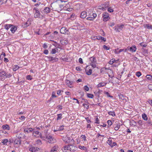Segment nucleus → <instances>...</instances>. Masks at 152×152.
<instances>
[{
  "label": "nucleus",
  "mask_w": 152,
  "mask_h": 152,
  "mask_svg": "<svg viewBox=\"0 0 152 152\" xmlns=\"http://www.w3.org/2000/svg\"><path fill=\"white\" fill-rule=\"evenodd\" d=\"M53 7H52V9H53V10L57 11L58 12L61 11L64 7L63 5L61 4L59 5L57 3L54 4Z\"/></svg>",
  "instance_id": "obj_1"
},
{
  "label": "nucleus",
  "mask_w": 152,
  "mask_h": 152,
  "mask_svg": "<svg viewBox=\"0 0 152 152\" xmlns=\"http://www.w3.org/2000/svg\"><path fill=\"white\" fill-rule=\"evenodd\" d=\"M102 17H103V20L104 21H106L110 18L107 12L104 13L102 14Z\"/></svg>",
  "instance_id": "obj_2"
},
{
  "label": "nucleus",
  "mask_w": 152,
  "mask_h": 152,
  "mask_svg": "<svg viewBox=\"0 0 152 152\" xmlns=\"http://www.w3.org/2000/svg\"><path fill=\"white\" fill-rule=\"evenodd\" d=\"M60 32L61 33L64 34H69V31L65 27H62L60 29Z\"/></svg>",
  "instance_id": "obj_3"
},
{
  "label": "nucleus",
  "mask_w": 152,
  "mask_h": 152,
  "mask_svg": "<svg viewBox=\"0 0 152 152\" xmlns=\"http://www.w3.org/2000/svg\"><path fill=\"white\" fill-rule=\"evenodd\" d=\"M71 138H70V137H63V140L66 143H69L71 141H72V140L74 141L73 139H71Z\"/></svg>",
  "instance_id": "obj_4"
},
{
  "label": "nucleus",
  "mask_w": 152,
  "mask_h": 152,
  "mask_svg": "<svg viewBox=\"0 0 152 152\" xmlns=\"http://www.w3.org/2000/svg\"><path fill=\"white\" fill-rule=\"evenodd\" d=\"M39 150V148L32 146L29 149V151L31 152H37Z\"/></svg>",
  "instance_id": "obj_5"
},
{
  "label": "nucleus",
  "mask_w": 152,
  "mask_h": 152,
  "mask_svg": "<svg viewBox=\"0 0 152 152\" xmlns=\"http://www.w3.org/2000/svg\"><path fill=\"white\" fill-rule=\"evenodd\" d=\"M136 48L135 45H132V47H128L127 48L128 50H129L132 52H135L136 50Z\"/></svg>",
  "instance_id": "obj_6"
},
{
  "label": "nucleus",
  "mask_w": 152,
  "mask_h": 152,
  "mask_svg": "<svg viewBox=\"0 0 152 152\" xmlns=\"http://www.w3.org/2000/svg\"><path fill=\"white\" fill-rule=\"evenodd\" d=\"M17 27L15 26L13 24H12V26L10 27V31L12 33H14L17 30Z\"/></svg>",
  "instance_id": "obj_7"
},
{
  "label": "nucleus",
  "mask_w": 152,
  "mask_h": 152,
  "mask_svg": "<svg viewBox=\"0 0 152 152\" xmlns=\"http://www.w3.org/2000/svg\"><path fill=\"white\" fill-rule=\"evenodd\" d=\"M66 85L69 88H72L73 87V86H71L73 83L72 81H70L69 80H66Z\"/></svg>",
  "instance_id": "obj_8"
},
{
  "label": "nucleus",
  "mask_w": 152,
  "mask_h": 152,
  "mask_svg": "<svg viewBox=\"0 0 152 152\" xmlns=\"http://www.w3.org/2000/svg\"><path fill=\"white\" fill-rule=\"evenodd\" d=\"M40 10H42V9H40ZM44 11L45 13L47 14L49 13L50 11V8L48 7H45L44 10H42Z\"/></svg>",
  "instance_id": "obj_9"
},
{
  "label": "nucleus",
  "mask_w": 152,
  "mask_h": 152,
  "mask_svg": "<svg viewBox=\"0 0 152 152\" xmlns=\"http://www.w3.org/2000/svg\"><path fill=\"white\" fill-rule=\"evenodd\" d=\"M41 15V13L39 10H37L35 11V12L34 15V17L35 18H39V16Z\"/></svg>",
  "instance_id": "obj_10"
},
{
  "label": "nucleus",
  "mask_w": 152,
  "mask_h": 152,
  "mask_svg": "<svg viewBox=\"0 0 152 152\" xmlns=\"http://www.w3.org/2000/svg\"><path fill=\"white\" fill-rule=\"evenodd\" d=\"M70 147V144H69L67 145L64 146V149L62 150L64 152H67L66 150H69Z\"/></svg>",
  "instance_id": "obj_11"
},
{
  "label": "nucleus",
  "mask_w": 152,
  "mask_h": 152,
  "mask_svg": "<svg viewBox=\"0 0 152 152\" xmlns=\"http://www.w3.org/2000/svg\"><path fill=\"white\" fill-rule=\"evenodd\" d=\"M108 144L112 148H113L114 146H115L117 145L116 143L115 142H113L112 143V140H108Z\"/></svg>",
  "instance_id": "obj_12"
},
{
  "label": "nucleus",
  "mask_w": 152,
  "mask_h": 152,
  "mask_svg": "<svg viewBox=\"0 0 152 152\" xmlns=\"http://www.w3.org/2000/svg\"><path fill=\"white\" fill-rule=\"evenodd\" d=\"M88 66H87L86 67V74L87 75H91L92 73V69H89V70H87V69H88V68H87L88 67Z\"/></svg>",
  "instance_id": "obj_13"
},
{
  "label": "nucleus",
  "mask_w": 152,
  "mask_h": 152,
  "mask_svg": "<svg viewBox=\"0 0 152 152\" xmlns=\"http://www.w3.org/2000/svg\"><path fill=\"white\" fill-rule=\"evenodd\" d=\"M60 42L62 45H66L68 43V41L66 39H63L60 40Z\"/></svg>",
  "instance_id": "obj_14"
},
{
  "label": "nucleus",
  "mask_w": 152,
  "mask_h": 152,
  "mask_svg": "<svg viewBox=\"0 0 152 152\" xmlns=\"http://www.w3.org/2000/svg\"><path fill=\"white\" fill-rule=\"evenodd\" d=\"M46 138L48 140V142L49 143H51V142L53 140L52 136L51 135H46Z\"/></svg>",
  "instance_id": "obj_15"
},
{
  "label": "nucleus",
  "mask_w": 152,
  "mask_h": 152,
  "mask_svg": "<svg viewBox=\"0 0 152 152\" xmlns=\"http://www.w3.org/2000/svg\"><path fill=\"white\" fill-rule=\"evenodd\" d=\"M58 149V146L55 145L51 148L50 152H57Z\"/></svg>",
  "instance_id": "obj_16"
},
{
  "label": "nucleus",
  "mask_w": 152,
  "mask_h": 152,
  "mask_svg": "<svg viewBox=\"0 0 152 152\" xmlns=\"http://www.w3.org/2000/svg\"><path fill=\"white\" fill-rule=\"evenodd\" d=\"M33 131H34V130L31 128H27L25 129L24 130V132H27V133H30Z\"/></svg>",
  "instance_id": "obj_17"
},
{
  "label": "nucleus",
  "mask_w": 152,
  "mask_h": 152,
  "mask_svg": "<svg viewBox=\"0 0 152 152\" xmlns=\"http://www.w3.org/2000/svg\"><path fill=\"white\" fill-rule=\"evenodd\" d=\"M71 147L70 148V151H74L77 149V147L72 145H70Z\"/></svg>",
  "instance_id": "obj_18"
},
{
  "label": "nucleus",
  "mask_w": 152,
  "mask_h": 152,
  "mask_svg": "<svg viewBox=\"0 0 152 152\" xmlns=\"http://www.w3.org/2000/svg\"><path fill=\"white\" fill-rule=\"evenodd\" d=\"M90 59L91 62V63H96V60L95 57H91L90 58Z\"/></svg>",
  "instance_id": "obj_19"
},
{
  "label": "nucleus",
  "mask_w": 152,
  "mask_h": 152,
  "mask_svg": "<svg viewBox=\"0 0 152 152\" xmlns=\"http://www.w3.org/2000/svg\"><path fill=\"white\" fill-rule=\"evenodd\" d=\"M87 16L86 12L83 11L81 12L80 17L82 18H85Z\"/></svg>",
  "instance_id": "obj_20"
},
{
  "label": "nucleus",
  "mask_w": 152,
  "mask_h": 152,
  "mask_svg": "<svg viewBox=\"0 0 152 152\" xmlns=\"http://www.w3.org/2000/svg\"><path fill=\"white\" fill-rule=\"evenodd\" d=\"M109 3L108 2H106L104 4H102V6H103V7L105 8V10L109 7Z\"/></svg>",
  "instance_id": "obj_21"
},
{
  "label": "nucleus",
  "mask_w": 152,
  "mask_h": 152,
  "mask_svg": "<svg viewBox=\"0 0 152 152\" xmlns=\"http://www.w3.org/2000/svg\"><path fill=\"white\" fill-rule=\"evenodd\" d=\"M118 60V59L115 60V59L112 58L110 61L109 63L110 64H112L114 62L117 63Z\"/></svg>",
  "instance_id": "obj_22"
},
{
  "label": "nucleus",
  "mask_w": 152,
  "mask_h": 152,
  "mask_svg": "<svg viewBox=\"0 0 152 152\" xmlns=\"http://www.w3.org/2000/svg\"><path fill=\"white\" fill-rule=\"evenodd\" d=\"M2 128L4 129H7V130H9L10 129L9 126L7 124L3 125L2 126Z\"/></svg>",
  "instance_id": "obj_23"
},
{
  "label": "nucleus",
  "mask_w": 152,
  "mask_h": 152,
  "mask_svg": "<svg viewBox=\"0 0 152 152\" xmlns=\"http://www.w3.org/2000/svg\"><path fill=\"white\" fill-rule=\"evenodd\" d=\"M97 39L98 40H103L104 42H105L106 41V39L104 37L100 36H98L97 37Z\"/></svg>",
  "instance_id": "obj_24"
},
{
  "label": "nucleus",
  "mask_w": 152,
  "mask_h": 152,
  "mask_svg": "<svg viewBox=\"0 0 152 152\" xmlns=\"http://www.w3.org/2000/svg\"><path fill=\"white\" fill-rule=\"evenodd\" d=\"M117 26L118 27V29L119 30V32H120V31L122 30V29L124 28V26L123 24L119 25V24H117Z\"/></svg>",
  "instance_id": "obj_25"
},
{
  "label": "nucleus",
  "mask_w": 152,
  "mask_h": 152,
  "mask_svg": "<svg viewBox=\"0 0 152 152\" xmlns=\"http://www.w3.org/2000/svg\"><path fill=\"white\" fill-rule=\"evenodd\" d=\"M106 84L107 83H99L97 85V87H100L104 86H106Z\"/></svg>",
  "instance_id": "obj_26"
},
{
  "label": "nucleus",
  "mask_w": 152,
  "mask_h": 152,
  "mask_svg": "<svg viewBox=\"0 0 152 152\" xmlns=\"http://www.w3.org/2000/svg\"><path fill=\"white\" fill-rule=\"evenodd\" d=\"M130 122L132 126H135L137 125V123L134 120H132L130 121Z\"/></svg>",
  "instance_id": "obj_27"
},
{
  "label": "nucleus",
  "mask_w": 152,
  "mask_h": 152,
  "mask_svg": "<svg viewBox=\"0 0 152 152\" xmlns=\"http://www.w3.org/2000/svg\"><path fill=\"white\" fill-rule=\"evenodd\" d=\"M14 142L16 144H20L21 143V140H19L16 139L14 141Z\"/></svg>",
  "instance_id": "obj_28"
},
{
  "label": "nucleus",
  "mask_w": 152,
  "mask_h": 152,
  "mask_svg": "<svg viewBox=\"0 0 152 152\" xmlns=\"http://www.w3.org/2000/svg\"><path fill=\"white\" fill-rule=\"evenodd\" d=\"M6 75V72L4 71H2L0 72V77L5 76Z\"/></svg>",
  "instance_id": "obj_29"
},
{
  "label": "nucleus",
  "mask_w": 152,
  "mask_h": 152,
  "mask_svg": "<svg viewBox=\"0 0 152 152\" xmlns=\"http://www.w3.org/2000/svg\"><path fill=\"white\" fill-rule=\"evenodd\" d=\"M12 26V24H5L4 25V28L6 30L9 29Z\"/></svg>",
  "instance_id": "obj_30"
},
{
  "label": "nucleus",
  "mask_w": 152,
  "mask_h": 152,
  "mask_svg": "<svg viewBox=\"0 0 152 152\" xmlns=\"http://www.w3.org/2000/svg\"><path fill=\"white\" fill-rule=\"evenodd\" d=\"M5 56H6L5 53L4 52H2L1 56H0V60H2L3 59L4 57Z\"/></svg>",
  "instance_id": "obj_31"
},
{
  "label": "nucleus",
  "mask_w": 152,
  "mask_h": 152,
  "mask_svg": "<svg viewBox=\"0 0 152 152\" xmlns=\"http://www.w3.org/2000/svg\"><path fill=\"white\" fill-rule=\"evenodd\" d=\"M8 142V140L7 139L3 140L1 141V142L3 144V145H6L7 143Z\"/></svg>",
  "instance_id": "obj_32"
},
{
  "label": "nucleus",
  "mask_w": 152,
  "mask_h": 152,
  "mask_svg": "<svg viewBox=\"0 0 152 152\" xmlns=\"http://www.w3.org/2000/svg\"><path fill=\"white\" fill-rule=\"evenodd\" d=\"M102 91L100 90H99L98 91H96L95 92H94V94H96V95L98 96V97L99 96V94L101 93V92Z\"/></svg>",
  "instance_id": "obj_33"
},
{
  "label": "nucleus",
  "mask_w": 152,
  "mask_h": 152,
  "mask_svg": "<svg viewBox=\"0 0 152 152\" xmlns=\"http://www.w3.org/2000/svg\"><path fill=\"white\" fill-rule=\"evenodd\" d=\"M142 118L144 120H147L148 119V117H147V115L145 113H143L142 114Z\"/></svg>",
  "instance_id": "obj_34"
},
{
  "label": "nucleus",
  "mask_w": 152,
  "mask_h": 152,
  "mask_svg": "<svg viewBox=\"0 0 152 152\" xmlns=\"http://www.w3.org/2000/svg\"><path fill=\"white\" fill-rule=\"evenodd\" d=\"M57 50H58L57 48H55L53 49L52 51H51V53L52 54H55L57 52Z\"/></svg>",
  "instance_id": "obj_35"
},
{
  "label": "nucleus",
  "mask_w": 152,
  "mask_h": 152,
  "mask_svg": "<svg viewBox=\"0 0 152 152\" xmlns=\"http://www.w3.org/2000/svg\"><path fill=\"white\" fill-rule=\"evenodd\" d=\"M57 120H61L62 118V114L61 113H60L57 114Z\"/></svg>",
  "instance_id": "obj_36"
},
{
  "label": "nucleus",
  "mask_w": 152,
  "mask_h": 152,
  "mask_svg": "<svg viewBox=\"0 0 152 152\" xmlns=\"http://www.w3.org/2000/svg\"><path fill=\"white\" fill-rule=\"evenodd\" d=\"M145 27L147 28L148 29H152V26L148 24H145Z\"/></svg>",
  "instance_id": "obj_37"
},
{
  "label": "nucleus",
  "mask_w": 152,
  "mask_h": 152,
  "mask_svg": "<svg viewBox=\"0 0 152 152\" xmlns=\"http://www.w3.org/2000/svg\"><path fill=\"white\" fill-rule=\"evenodd\" d=\"M87 96L88 97L92 99L94 97V95L92 94L87 93Z\"/></svg>",
  "instance_id": "obj_38"
},
{
  "label": "nucleus",
  "mask_w": 152,
  "mask_h": 152,
  "mask_svg": "<svg viewBox=\"0 0 152 152\" xmlns=\"http://www.w3.org/2000/svg\"><path fill=\"white\" fill-rule=\"evenodd\" d=\"M58 58L56 57H52V61H53V62H57L58 61Z\"/></svg>",
  "instance_id": "obj_39"
},
{
  "label": "nucleus",
  "mask_w": 152,
  "mask_h": 152,
  "mask_svg": "<svg viewBox=\"0 0 152 152\" xmlns=\"http://www.w3.org/2000/svg\"><path fill=\"white\" fill-rule=\"evenodd\" d=\"M20 135H23V134L22 133H20V134H19L18 133L16 136V137L18 138V139L19 140H20L22 137Z\"/></svg>",
  "instance_id": "obj_40"
},
{
  "label": "nucleus",
  "mask_w": 152,
  "mask_h": 152,
  "mask_svg": "<svg viewBox=\"0 0 152 152\" xmlns=\"http://www.w3.org/2000/svg\"><path fill=\"white\" fill-rule=\"evenodd\" d=\"M7 0H0V5L6 3Z\"/></svg>",
  "instance_id": "obj_41"
},
{
  "label": "nucleus",
  "mask_w": 152,
  "mask_h": 152,
  "mask_svg": "<svg viewBox=\"0 0 152 152\" xmlns=\"http://www.w3.org/2000/svg\"><path fill=\"white\" fill-rule=\"evenodd\" d=\"M19 67L18 66L15 65V66H14L13 67V70L14 71H15L17 70L18 69H19Z\"/></svg>",
  "instance_id": "obj_42"
},
{
  "label": "nucleus",
  "mask_w": 152,
  "mask_h": 152,
  "mask_svg": "<svg viewBox=\"0 0 152 152\" xmlns=\"http://www.w3.org/2000/svg\"><path fill=\"white\" fill-rule=\"evenodd\" d=\"M108 114L109 115H112L113 116H115V112L114 111H110L108 112Z\"/></svg>",
  "instance_id": "obj_43"
},
{
  "label": "nucleus",
  "mask_w": 152,
  "mask_h": 152,
  "mask_svg": "<svg viewBox=\"0 0 152 152\" xmlns=\"http://www.w3.org/2000/svg\"><path fill=\"white\" fill-rule=\"evenodd\" d=\"M146 124L148 126H152V122L151 121L148 120V121L146 122Z\"/></svg>",
  "instance_id": "obj_44"
},
{
  "label": "nucleus",
  "mask_w": 152,
  "mask_h": 152,
  "mask_svg": "<svg viewBox=\"0 0 152 152\" xmlns=\"http://www.w3.org/2000/svg\"><path fill=\"white\" fill-rule=\"evenodd\" d=\"M140 45L141 46L143 47L142 48V49L144 50L145 49L144 47H145L147 45L146 44H144L143 42H142L140 43Z\"/></svg>",
  "instance_id": "obj_45"
},
{
  "label": "nucleus",
  "mask_w": 152,
  "mask_h": 152,
  "mask_svg": "<svg viewBox=\"0 0 152 152\" xmlns=\"http://www.w3.org/2000/svg\"><path fill=\"white\" fill-rule=\"evenodd\" d=\"M146 77L149 80H151L152 79V76L151 75H147L146 76Z\"/></svg>",
  "instance_id": "obj_46"
},
{
  "label": "nucleus",
  "mask_w": 152,
  "mask_h": 152,
  "mask_svg": "<svg viewBox=\"0 0 152 152\" xmlns=\"http://www.w3.org/2000/svg\"><path fill=\"white\" fill-rule=\"evenodd\" d=\"M104 94H106L107 96L108 97H112V98L113 97V96H112L110 95V94L107 92L104 91Z\"/></svg>",
  "instance_id": "obj_47"
},
{
  "label": "nucleus",
  "mask_w": 152,
  "mask_h": 152,
  "mask_svg": "<svg viewBox=\"0 0 152 152\" xmlns=\"http://www.w3.org/2000/svg\"><path fill=\"white\" fill-rule=\"evenodd\" d=\"M142 74L140 72L138 71L136 73V75L138 77H139Z\"/></svg>",
  "instance_id": "obj_48"
},
{
  "label": "nucleus",
  "mask_w": 152,
  "mask_h": 152,
  "mask_svg": "<svg viewBox=\"0 0 152 152\" xmlns=\"http://www.w3.org/2000/svg\"><path fill=\"white\" fill-rule=\"evenodd\" d=\"M124 50V49H120L119 50H118V51H117V50H116V51H115L114 52L116 54H118L120 52H121Z\"/></svg>",
  "instance_id": "obj_49"
},
{
  "label": "nucleus",
  "mask_w": 152,
  "mask_h": 152,
  "mask_svg": "<svg viewBox=\"0 0 152 152\" xmlns=\"http://www.w3.org/2000/svg\"><path fill=\"white\" fill-rule=\"evenodd\" d=\"M119 98L122 100H124L125 99L124 96V95L122 94H120L119 95Z\"/></svg>",
  "instance_id": "obj_50"
},
{
  "label": "nucleus",
  "mask_w": 152,
  "mask_h": 152,
  "mask_svg": "<svg viewBox=\"0 0 152 152\" xmlns=\"http://www.w3.org/2000/svg\"><path fill=\"white\" fill-rule=\"evenodd\" d=\"M107 11L111 13L113 12L114 10L113 9L111 8V7H110L108 8Z\"/></svg>",
  "instance_id": "obj_51"
},
{
  "label": "nucleus",
  "mask_w": 152,
  "mask_h": 152,
  "mask_svg": "<svg viewBox=\"0 0 152 152\" xmlns=\"http://www.w3.org/2000/svg\"><path fill=\"white\" fill-rule=\"evenodd\" d=\"M26 78L27 80H31L33 78L32 76L30 75H27Z\"/></svg>",
  "instance_id": "obj_52"
},
{
  "label": "nucleus",
  "mask_w": 152,
  "mask_h": 152,
  "mask_svg": "<svg viewBox=\"0 0 152 152\" xmlns=\"http://www.w3.org/2000/svg\"><path fill=\"white\" fill-rule=\"evenodd\" d=\"M64 126L63 125L61 126L58 129V131L63 130L64 129Z\"/></svg>",
  "instance_id": "obj_53"
},
{
  "label": "nucleus",
  "mask_w": 152,
  "mask_h": 152,
  "mask_svg": "<svg viewBox=\"0 0 152 152\" xmlns=\"http://www.w3.org/2000/svg\"><path fill=\"white\" fill-rule=\"evenodd\" d=\"M107 68H102L100 70V72H101L102 73V72H104L105 71V70Z\"/></svg>",
  "instance_id": "obj_54"
},
{
  "label": "nucleus",
  "mask_w": 152,
  "mask_h": 152,
  "mask_svg": "<svg viewBox=\"0 0 152 152\" xmlns=\"http://www.w3.org/2000/svg\"><path fill=\"white\" fill-rule=\"evenodd\" d=\"M88 104H86L83 103V106L86 107V109H88L89 108V105H88Z\"/></svg>",
  "instance_id": "obj_55"
},
{
  "label": "nucleus",
  "mask_w": 152,
  "mask_h": 152,
  "mask_svg": "<svg viewBox=\"0 0 152 152\" xmlns=\"http://www.w3.org/2000/svg\"><path fill=\"white\" fill-rule=\"evenodd\" d=\"M107 123L108 124V126H111L112 124V123L110 120H109L107 121Z\"/></svg>",
  "instance_id": "obj_56"
},
{
  "label": "nucleus",
  "mask_w": 152,
  "mask_h": 152,
  "mask_svg": "<svg viewBox=\"0 0 152 152\" xmlns=\"http://www.w3.org/2000/svg\"><path fill=\"white\" fill-rule=\"evenodd\" d=\"M103 48L107 50H109L110 49V47H107V46L105 45H104L103 46Z\"/></svg>",
  "instance_id": "obj_57"
},
{
  "label": "nucleus",
  "mask_w": 152,
  "mask_h": 152,
  "mask_svg": "<svg viewBox=\"0 0 152 152\" xmlns=\"http://www.w3.org/2000/svg\"><path fill=\"white\" fill-rule=\"evenodd\" d=\"M57 96L55 95V93L54 92H53L52 94L51 97L50 98V100H51L52 99V97H56Z\"/></svg>",
  "instance_id": "obj_58"
},
{
  "label": "nucleus",
  "mask_w": 152,
  "mask_h": 152,
  "mask_svg": "<svg viewBox=\"0 0 152 152\" xmlns=\"http://www.w3.org/2000/svg\"><path fill=\"white\" fill-rule=\"evenodd\" d=\"M63 91L62 90H59L57 91V94L58 95H60L62 94L61 92H63Z\"/></svg>",
  "instance_id": "obj_59"
},
{
  "label": "nucleus",
  "mask_w": 152,
  "mask_h": 152,
  "mask_svg": "<svg viewBox=\"0 0 152 152\" xmlns=\"http://www.w3.org/2000/svg\"><path fill=\"white\" fill-rule=\"evenodd\" d=\"M84 89L86 91H89V88L87 86H85L84 88Z\"/></svg>",
  "instance_id": "obj_60"
},
{
  "label": "nucleus",
  "mask_w": 152,
  "mask_h": 152,
  "mask_svg": "<svg viewBox=\"0 0 152 152\" xmlns=\"http://www.w3.org/2000/svg\"><path fill=\"white\" fill-rule=\"evenodd\" d=\"M114 28V30L116 31H118L119 32V30L118 28V27L117 26V25L115 26L114 28Z\"/></svg>",
  "instance_id": "obj_61"
},
{
  "label": "nucleus",
  "mask_w": 152,
  "mask_h": 152,
  "mask_svg": "<svg viewBox=\"0 0 152 152\" xmlns=\"http://www.w3.org/2000/svg\"><path fill=\"white\" fill-rule=\"evenodd\" d=\"M7 133V132L4 130L0 131V134H6Z\"/></svg>",
  "instance_id": "obj_62"
},
{
  "label": "nucleus",
  "mask_w": 152,
  "mask_h": 152,
  "mask_svg": "<svg viewBox=\"0 0 152 152\" xmlns=\"http://www.w3.org/2000/svg\"><path fill=\"white\" fill-rule=\"evenodd\" d=\"M87 19L89 20H93L94 19L91 16L89 17H88L87 18Z\"/></svg>",
  "instance_id": "obj_63"
},
{
  "label": "nucleus",
  "mask_w": 152,
  "mask_h": 152,
  "mask_svg": "<svg viewBox=\"0 0 152 152\" xmlns=\"http://www.w3.org/2000/svg\"><path fill=\"white\" fill-rule=\"evenodd\" d=\"M148 88L149 90L152 91V84H149L148 86Z\"/></svg>",
  "instance_id": "obj_64"
}]
</instances>
